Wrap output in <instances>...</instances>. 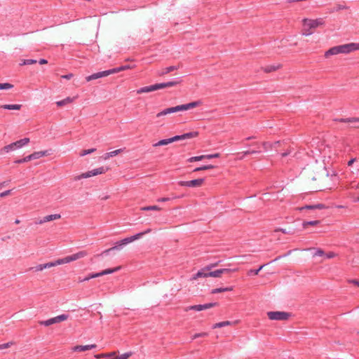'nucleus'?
Segmentation results:
<instances>
[{"label":"nucleus","instance_id":"obj_15","mask_svg":"<svg viewBox=\"0 0 359 359\" xmlns=\"http://www.w3.org/2000/svg\"><path fill=\"white\" fill-rule=\"evenodd\" d=\"M204 182L203 178L196 179L190 181H180L178 184L182 187H198Z\"/></svg>","mask_w":359,"mask_h":359},{"label":"nucleus","instance_id":"obj_34","mask_svg":"<svg viewBox=\"0 0 359 359\" xmlns=\"http://www.w3.org/2000/svg\"><path fill=\"white\" fill-rule=\"evenodd\" d=\"M231 325V322L230 321H223V322H220V323H217L216 324H215L213 325V328H219V327H224V326H227V325Z\"/></svg>","mask_w":359,"mask_h":359},{"label":"nucleus","instance_id":"obj_51","mask_svg":"<svg viewBox=\"0 0 359 359\" xmlns=\"http://www.w3.org/2000/svg\"><path fill=\"white\" fill-rule=\"evenodd\" d=\"M11 190H6L5 191L0 193V197L4 198V197L9 195L11 194Z\"/></svg>","mask_w":359,"mask_h":359},{"label":"nucleus","instance_id":"obj_23","mask_svg":"<svg viewBox=\"0 0 359 359\" xmlns=\"http://www.w3.org/2000/svg\"><path fill=\"white\" fill-rule=\"evenodd\" d=\"M178 83H180V81H168L166 83H158V86H159V90H160V89L167 88V87L175 86L177 85Z\"/></svg>","mask_w":359,"mask_h":359},{"label":"nucleus","instance_id":"obj_28","mask_svg":"<svg viewBox=\"0 0 359 359\" xmlns=\"http://www.w3.org/2000/svg\"><path fill=\"white\" fill-rule=\"evenodd\" d=\"M280 142L276 141L273 143L269 142H264L262 143L263 147L265 150L271 149L273 147H276V145L279 144Z\"/></svg>","mask_w":359,"mask_h":359},{"label":"nucleus","instance_id":"obj_20","mask_svg":"<svg viewBox=\"0 0 359 359\" xmlns=\"http://www.w3.org/2000/svg\"><path fill=\"white\" fill-rule=\"evenodd\" d=\"M48 154H49L48 151L46 150V151H35V152L32 153V154H30V156H31L32 160H34V159L40 158L43 156H47Z\"/></svg>","mask_w":359,"mask_h":359},{"label":"nucleus","instance_id":"obj_40","mask_svg":"<svg viewBox=\"0 0 359 359\" xmlns=\"http://www.w3.org/2000/svg\"><path fill=\"white\" fill-rule=\"evenodd\" d=\"M13 86L8 83H0V90H8L11 89Z\"/></svg>","mask_w":359,"mask_h":359},{"label":"nucleus","instance_id":"obj_55","mask_svg":"<svg viewBox=\"0 0 359 359\" xmlns=\"http://www.w3.org/2000/svg\"><path fill=\"white\" fill-rule=\"evenodd\" d=\"M46 223L45 222H43V217L41 218V219H37L36 222H35V224H43Z\"/></svg>","mask_w":359,"mask_h":359},{"label":"nucleus","instance_id":"obj_30","mask_svg":"<svg viewBox=\"0 0 359 359\" xmlns=\"http://www.w3.org/2000/svg\"><path fill=\"white\" fill-rule=\"evenodd\" d=\"M179 67L177 66H170V67H165L164 68L162 72L160 73V75H164V74H167L174 70H176L178 69Z\"/></svg>","mask_w":359,"mask_h":359},{"label":"nucleus","instance_id":"obj_41","mask_svg":"<svg viewBox=\"0 0 359 359\" xmlns=\"http://www.w3.org/2000/svg\"><path fill=\"white\" fill-rule=\"evenodd\" d=\"M263 267H264V265L261 266L257 269H250L248 272V274L250 275V276H251V275H257L259 273V272L262 269Z\"/></svg>","mask_w":359,"mask_h":359},{"label":"nucleus","instance_id":"obj_37","mask_svg":"<svg viewBox=\"0 0 359 359\" xmlns=\"http://www.w3.org/2000/svg\"><path fill=\"white\" fill-rule=\"evenodd\" d=\"M36 62L37 61L36 60L27 59V60H23L20 65H29L35 64V63H36Z\"/></svg>","mask_w":359,"mask_h":359},{"label":"nucleus","instance_id":"obj_44","mask_svg":"<svg viewBox=\"0 0 359 359\" xmlns=\"http://www.w3.org/2000/svg\"><path fill=\"white\" fill-rule=\"evenodd\" d=\"M45 269L44 264H39L36 266L30 268V270L34 271H41Z\"/></svg>","mask_w":359,"mask_h":359},{"label":"nucleus","instance_id":"obj_22","mask_svg":"<svg viewBox=\"0 0 359 359\" xmlns=\"http://www.w3.org/2000/svg\"><path fill=\"white\" fill-rule=\"evenodd\" d=\"M75 98H76V97H67L64 100L56 102V104L57 107H63L67 104L73 102L74 100H75Z\"/></svg>","mask_w":359,"mask_h":359},{"label":"nucleus","instance_id":"obj_46","mask_svg":"<svg viewBox=\"0 0 359 359\" xmlns=\"http://www.w3.org/2000/svg\"><path fill=\"white\" fill-rule=\"evenodd\" d=\"M220 271L221 273L223 274L226 273L237 271L238 269H220Z\"/></svg>","mask_w":359,"mask_h":359},{"label":"nucleus","instance_id":"obj_27","mask_svg":"<svg viewBox=\"0 0 359 359\" xmlns=\"http://www.w3.org/2000/svg\"><path fill=\"white\" fill-rule=\"evenodd\" d=\"M335 121L343 123H359V117L358 118H336Z\"/></svg>","mask_w":359,"mask_h":359},{"label":"nucleus","instance_id":"obj_63","mask_svg":"<svg viewBox=\"0 0 359 359\" xmlns=\"http://www.w3.org/2000/svg\"><path fill=\"white\" fill-rule=\"evenodd\" d=\"M245 155L250 154V151H246L244 152Z\"/></svg>","mask_w":359,"mask_h":359},{"label":"nucleus","instance_id":"obj_49","mask_svg":"<svg viewBox=\"0 0 359 359\" xmlns=\"http://www.w3.org/2000/svg\"><path fill=\"white\" fill-rule=\"evenodd\" d=\"M205 336H207V333L206 332H201V333L195 334L192 337V339H196L198 337H205Z\"/></svg>","mask_w":359,"mask_h":359},{"label":"nucleus","instance_id":"obj_32","mask_svg":"<svg viewBox=\"0 0 359 359\" xmlns=\"http://www.w3.org/2000/svg\"><path fill=\"white\" fill-rule=\"evenodd\" d=\"M279 68V65H269V66H266L264 68V70L265 72H273V71H276V69H278Z\"/></svg>","mask_w":359,"mask_h":359},{"label":"nucleus","instance_id":"obj_39","mask_svg":"<svg viewBox=\"0 0 359 359\" xmlns=\"http://www.w3.org/2000/svg\"><path fill=\"white\" fill-rule=\"evenodd\" d=\"M203 159H205L204 155L198 156H193L189 158V162H194V161H199Z\"/></svg>","mask_w":359,"mask_h":359},{"label":"nucleus","instance_id":"obj_54","mask_svg":"<svg viewBox=\"0 0 359 359\" xmlns=\"http://www.w3.org/2000/svg\"><path fill=\"white\" fill-rule=\"evenodd\" d=\"M170 200L169 198H160L157 200L158 202H166V201H168Z\"/></svg>","mask_w":359,"mask_h":359},{"label":"nucleus","instance_id":"obj_33","mask_svg":"<svg viewBox=\"0 0 359 359\" xmlns=\"http://www.w3.org/2000/svg\"><path fill=\"white\" fill-rule=\"evenodd\" d=\"M214 168H215V165H203V166L195 168L194 170V172H198V171H201V170H210V169H212Z\"/></svg>","mask_w":359,"mask_h":359},{"label":"nucleus","instance_id":"obj_8","mask_svg":"<svg viewBox=\"0 0 359 359\" xmlns=\"http://www.w3.org/2000/svg\"><path fill=\"white\" fill-rule=\"evenodd\" d=\"M29 142V139L27 137L21 139L18 141H16L15 142H13L10 144H8L6 146H4L1 150V152H5L8 153L11 151H14L17 149H20L23 146L27 144Z\"/></svg>","mask_w":359,"mask_h":359},{"label":"nucleus","instance_id":"obj_31","mask_svg":"<svg viewBox=\"0 0 359 359\" xmlns=\"http://www.w3.org/2000/svg\"><path fill=\"white\" fill-rule=\"evenodd\" d=\"M161 208L157 205L144 206L141 208V210L149 211V210H161Z\"/></svg>","mask_w":359,"mask_h":359},{"label":"nucleus","instance_id":"obj_29","mask_svg":"<svg viewBox=\"0 0 359 359\" xmlns=\"http://www.w3.org/2000/svg\"><path fill=\"white\" fill-rule=\"evenodd\" d=\"M231 290H233V287H219V288H215V289L212 290L211 293L212 294H217V293H220V292H228V291H231Z\"/></svg>","mask_w":359,"mask_h":359},{"label":"nucleus","instance_id":"obj_38","mask_svg":"<svg viewBox=\"0 0 359 359\" xmlns=\"http://www.w3.org/2000/svg\"><path fill=\"white\" fill-rule=\"evenodd\" d=\"M31 160H32L31 156L29 155V156H25L23 158L15 161V163H23L28 162V161H29Z\"/></svg>","mask_w":359,"mask_h":359},{"label":"nucleus","instance_id":"obj_2","mask_svg":"<svg viewBox=\"0 0 359 359\" xmlns=\"http://www.w3.org/2000/svg\"><path fill=\"white\" fill-rule=\"evenodd\" d=\"M201 104H202L201 101L198 100V101L191 102H189L187 104L177 105L176 107L167 108V109H165L164 110L160 111L159 113H158L156 114V117L158 118V117H161L163 116L168 115L171 113L189 110L193 108L199 107L200 105H201Z\"/></svg>","mask_w":359,"mask_h":359},{"label":"nucleus","instance_id":"obj_61","mask_svg":"<svg viewBox=\"0 0 359 359\" xmlns=\"http://www.w3.org/2000/svg\"><path fill=\"white\" fill-rule=\"evenodd\" d=\"M289 154H290V152L288 151V152H284L281 155H282L283 157H285V156H287Z\"/></svg>","mask_w":359,"mask_h":359},{"label":"nucleus","instance_id":"obj_53","mask_svg":"<svg viewBox=\"0 0 359 359\" xmlns=\"http://www.w3.org/2000/svg\"><path fill=\"white\" fill-rule=\"evenodd\" d=\"M325 256L327 258L330 259V258L334 257L335 256V254L332 252H330L325 254Z\"/></svg>","mask_w":359,"mask_h":359},{"label":"nucleus","instance_id":"obj_19","mask_svg":"<svg viewBox=\"0 0 359 359\" xmlns=\"http://www.w3.org/2000/svg\"><path fill=\"white\" fill-rule=\"evenodd\" d=\"M125 149H116V150H114V151H110V152H107V153H105L103 156H102V158L104 160H107L109 159V158H111V157H114V156H116V155L121 154L122 151H123Z\"/></svg>","mask_w":359,"mask_h":359},{"label":"nucleus","instance_id":"obj_7","mask_svg":"<svg viewBox=\"0 0 359 359\" xmlns=\"http://www.w3.org/2000/svg\"><path fill=\"white\" fill-rule=\"evenodd\" d=\"M129 69H130V65H123V66H121V67H118L116 68H113V69H111L109 70L93 74L87 76L86 78V79L87 81H90L92 80H95V79H100L102 77L107 76L110 74L118 73L121 71H124V70Z\"/></svg>","mask_w":359,"mask_h":359},{"label":"nucleus","instance_id":"obj_59","mask_svg":"<svg viewBox=\"0 0 359 359\" xmlns=\"http://www.w3.org/2000/svg\"><path fill=\"white\" fill-rule=\"evenodd\" d=\"M353 284L356 285L357 286L359 287V280H353L351 281Z\"/></svg>","mask_w":359,"mask_h":359},{"label":"nucleus","instance_id":"obj_26","mask_svg":"<svg viewBox=\"0 0 359 359\" xmlns=\"http://www.w3.org/2000/svg\"><path fill=\"white\" fill-rule=\"evenodd\" d=\"M21 107V104H4L0 106V108L9 110H20Z\"/></svg>","mask_w":359,"mask_h":359},{"label":"nucleus","instance_id":"obj_43","mask_svg":"<svg viewBox=\"0 0 359 359\" xmlns=\"http://www.w3.org/2000/svg\"><path fill=\"white\" fill-rule=\"evenodd\" d=\"M115 355V352H111L110 353L97 354V355H95V357L96 358H104V357H111V355Z\"/></svg>","mask_w":359,"mask_h":359},{"label":"nucleus","instance_id":"obj_16","mask_svg":"<svg viewBox=\"0 0 359 359\" xmlns=\"http://www.w3.org/2000/svg\"><path fill=\"white\" fill-rule=\"evenodd\" d=\"M216 305H217V303H208V304H205L189 306L184 308V311H189L190 310H194L196 311H203L205 309H210Z\"/></svg>","mask_w":359,"mask_h":359},{"label":"nucleus","instance_id":"obj_52","mask_svg":"<svg viewBox=\"0 0 359 359\" xmlns=\"http://www.w3.org/2000/svg\"><path fill=\"white\" fill-rule=\"evenodd\" d=\"M346 7L344 6H341V5H337L336 7L334 8L333 9V11H339V10H342V9H344Z\"/></svg>","mask_w":359,"mask_h":359},{"label":"nucleus","instance_id":"obj_25","mask_svg":"<svg viewBox=\"0 0 359 359\" xmlns=\"http://www.w3.org/2000/svg\"><path fill=\"white\" fill-rule=\"evenodd\" d=\"M60 264H64L62 259H57L55 262H51L46 263V264H44V267H45V269H48V268H50V267L56 266L60 265Z\"/></svg>","mask_w":359,"mask_h":359},{"label":"nucleus","instance_id":"obj_50","mask_svg":"<svg viewBox=\"0 0 359 359\" xmlns=\"http://www.w3.org/2000/svg\"><path fill=\"white\" fill-rule=\"evenodd\" d=\"M325 255V252H324V251H323V250H321V249H318V250L316 251V252H315V254H314V256H323V255Z\"/></svg>","mask_w":359,"mask_h":359},{"label":"nucleus","instance_id":"obj_58","mask_svg":"<svg viewBox=\"0 0 359 359\" xmlns=\"http://www.w3.org/2000/svg\"><path fill=\"white\" fill-rule=\"evenodd\" d=\"M48 62V61L45 59H41L39 61V63L40 65H43V64H46Z\"/></svg>","mask_w":359,"mask_h":359},{"label":"nucleus","instance_id":"obj_24","mask_svg":"<svg viewBox=\"0 0 359 359\" xmlns=\"http://www.w3.org/2000/svg\"><path fill=\"white\" fill-rule=\"evenodd\" d=\"M61 218V215L60 214H53L49 215L43 217V222H48L50 221L59 219Z\"/></svg>","mask_w":359,"mask_h":359},{"label":"nucleus","instance_id":"obj_6","mask_svg":"<svg viewBox=\"0 0 359 359\" xmlns=\"http://www.w3.org/2000/svg\"><path fill=\"white\" fill-rule=\"evenodd\" d=\"M198 135V133L197 131L194 132H189L187 133H184L181 135H176L172 137L168 138V139H164L158 141V142L153 144L154 147H159V146H164L167 145L170 143L174 142L175 141L178 140H184L187 139H191L196 137Z\"/></svg>","mask_w":359,"mask_h":359},{"label":"nucleus","instance_id":"obj_5","mask_svg":"<svg viewBox=\"0 0 359 359\" xmlns=\"http://www.w3.org/2000/svg\"><path fill=\"white\" fill-rule=\"evenodd\" d=\"M151 231V230L150 229H147L146 231H143V232H140V233H138L134 236H132L130 237H128V238H123L118 242L116 243V245L108 249V250H104L102 254H107L109 253L110 251L111 250H121L123 246L124 245H126L128 243H130L139 238H140L142 236L147 234V233H149Z\"/></svg>","mask_w":359,"mask_h":359},{"label":"nucleus","instance_id":"obj_35","mask_svg":"<svg viewBox=\"0 0 359 359\" xmlns=\"http://www.w3.org/2000/svg\"><path fill=\"white\" fill-rule=\"evenodd\" d=\"M320 223L319 220H313V221H309V222H303V227L306 228L308 226H316L318 224Z\"/></svg>","mask_w":359,"mask_h":359},{"label":"nucleus","instance_id":"obj_36","mask_svg":"<svg viewBox=\"0 0 359 359\" xmlns=\"http://www.w3.org/2000/svg\"><path fill=\"white\" fill-rule=\"evenodd\" d=\"M208 275H209V277L217 278V277H220L222 273H221L220 269H217V270H215L214 271H209Z\"/></svg>","mask_w":359,"mask_h":359},{"label":"nucleus","instance_id":"obj_47","mask_svg":"<svg viewBox=\"0 0 359 359\" xmlns=\"http://www.w3.org/2000/svg\"><path fill=\"white\" fill-rule=\"evenodd\" d=\"M13 344L12 342H8L5 344H0V350L8 348L11 347V346Z\"/></svg>","mask_w":359,"mask_h":359},{"label":"nucleus","instance_id":"obj_56","mask_svg":"<svg viewBox=\"0 0 359 359\" xmlns=\"http://www.w3.org/2000/svg\"><path fill=\"white\" fill-rule=\"evenodd\" d=\"M72 76L73 75L72 74H69L63 75L62 77L64 79H70L72 77Z\"/></svg>","mask_w":359,"mask_h":359},{"label":"nucleus","instance_id":"obj_9","mask_svg":"<svg viewBox=\"0 0 359 359\" xmlns=\"http://www.w3.org/2000/svg\"><path fill=\"white\" fill-rule=\"evenodd\" d=\"M107 169L104 167L97 168L76 176L74 177V180L77 181L83 178H88L93 176H96L97 175L103 174L107 171Z\"/></svg>","mask_w":359,"mask_h":359},{"label":"nucleus","instance_id":"obj_45","mask_svg":"<svg viewBox=\"0 0 359 359\" xmlns=\"http://www.w3.org/2000/svg\"><path fill=\"white\" fill-rule=\"evenodd\" d=\"M132 355L131 352L125 353L121 355L117 356L118 359H128Z\"/></svg>","mask_w":359,"mask_h":359},{"label":"nucleus","instance_id":"obj_17","mask_svg":"<svg viewBox=\"0 0 359 359\" xmlns=\"http://www.w3.org/2000/svg\"><path fill=\"white\" fill-rule=\"evenodd\" d=\"M157 90H159V86H158V83H156L154 85L144 86V87L139 88L137 90V93L142 94V93H150V92Z\"/></svg>","mask_w":359,"mask_h":359},{"label":"nucleus","instance_id":"obj_3","mask_svg":"<svg viewBox=\"0 0 359 359\" xmlns=\"http://www.w3.org/2000/svg\"><path fill=\"white\" fill-rule=\"evenodd\" d=\"M302 23H303V30H302L303 35L309 36L313 33V29L325 25V20L321 18L314 19V20L304 18L302 20Z\"/></svg>","mask_w":359,"mask_h":359},{"label":"nucleus","instance_id":"obj_48","mask_svg":"<svg viewBox=\"0 0 359 359\" xmlns=\"http://www.w3.org/2000/svg\"><path fill=\"white\" fill-rule=\"evenodd\" d=\"M204 156H205V158L210 159V158H218L219 156V154L216 153V154H208V155H204Z\"/></svg>","mask_w":359,"mask_h":359},{"label":"nucleus","instance_id":"obj_60","mask_svg":"<svg viewBox=\"0 0 359 359\" xmlns=\"http://www.w3.org/2000/svg\"><path fill=\"white\" fill-rule=\"evenodd\" d=\"M107 358H108L107 359H118L116 354L114 355H111V357H107Z\"/></svg>","mask_w":359,"mask_h":359},{"label":"nucleus","instance_id":"obj_64","mask_svg":"<svg viewBox=\"0 0 359 359\" xmlns=\"http://www.w3.org/2000/svg\"><path fill=\"white\" fill-rule=\"evenodd\" d=\"M355 202H359V196L354 200Z\"/></svg>","mask_w":359,"mask_h":359},{"label":"nucleus","instance_id":"obj_21","mask_svg":"<svg viewBox=\"0 0 359 359\" xmlns=\"http://www.w3.org/2000/svg\"><path fill=\"white\" fill-rule=\"evenodd\" d=\"M325 208V205L323 204H321V203H318V204H316V205H305V206H303V207H301L299 208V210H316V209H318V210H322Z\"/></svg>","mask_w":359,"mask_h":359},{"label":"nucleus","instance_id":"obj_42","mask_svg":"<svg viewBox=\"0 0 359 359\" xmlns=\"http://www.w3.org/2000/svg\"><path fill=\"white\" fill-rule=\"evenodd\" d=\"M95 150H96V149H95V148L83 150V151H81V153L80 154V156H86V155H88V154H92V153H93Z\"/></svg>","mask_w":359,"mask_h":359},{"label":"nucleus","instance_id":"obj_12","mask_svg":"<svg viewBox=\"0 0 359 359\" xmlns=\"http://www.w3.org/2000/svg\"><path fill=\"white\" fill-rule=\"evenodd\" d=\"M217 264H211L208 265L207 266L199 270L193 277L191 278V280H196L199 278H208L209 277V271H210L212 268L215 267Z\"/></svg>","mask_w":359,"mask_h":359},{"label":"nucleus","instance_id":"obj_11","mask_svg":"<svg viewBox=\"0 0 359 359\" xmlns=\"http://www.w3.org/2000/svg\"><path fill=\"white\" fill-rule=\"evenodd\" d=\"M267 316L272 320H286L290 317V314L285 311H270Z\"/></svg>","mask_w":359,"mask_h":359},{"label":"nucleus","instance_id":"obj_14","mask_svg":"<svg viewBox=\"0 0 359 359\" xmlns=\"http://www.w3.org/2000/svg\"><path fill=\"white\" fill-rule=\"evenodd\" d=\"M118 269H119V267H116L114 269H108L103 270L99 273H91L88 276L84 278L83 279L80 280V282L87 281L91 278H97V277H100V276H102L104 275L112 273L116 271L117 270H118Z\"/></svg>","mask_w":359,"mask_h":359},{"label":"nucleus","instance_id":"obj_18","mask_svg":"<svg viewBox=\"0 0 359 359\" xmlns=\"http://www.w3.org/2000/svg\"><path fill=\"white\" fill-rule=\"evenodd\" d=\"M96 344L79 345L72 348L73 351H86L96 348Z\"/></svg>","mask_w":359,"mask_h":359},{"label":"nucleus","instance_id":"obj_10","mask_svg":"<svg viewBox=\"0 0 359 359\" xmlns=\"http://www.w3.org/2000/svg\"><path fill=\"white\" fill-rule=\"evenodd\" d=\"M69 318V316L67 314H62L59 315L57 316H55L54 318L48 319L46 320H41L39 321V324L44 326H50L53 324L59 323L62 321H65L67 320Z\"/></svg>","mask_w":359,"mask_h":359},{"label":"nucleus","instance_id":"obj_13","mask_svg":"<svg viewBox=\"0 0 359 359\" xmlns=\"http://www.w3.org/2000/svg\"><path fill=\"white\" fill-rule=\"evenodd\" d=\"M88 255V253L86 250L79 251L75 254H73L72 255L67 256V257L62 258L63 264H67L71 262H74L77 259L83 258L84 257L87 256Z\"/></svg>","mask_w":359,"mask_h":359},{"label":"nucleus","instance_id":"obj_57","mask_svg":"<svg viewBox=\"0 0 359 359\" xmlns=\"http://www.w3.org/2000/svg\"><path fill=\"white\" fill-rule=\"evenodd\" d=\"M355 161V158H351L348 162V166H351L353 165V163Z\"/></svg>","mask_w":359,"mask_h":359},{"label":"nucleus","instance_id":"obj_62","mask_svg":"<svg viewBox=\"0 0 359 359\" xmlns=\"http://www.w3.org/2000/svg\"><path fill=\"white\" fill-rule=\"evenodd\" d=\"M287 3L297 2L296 0H286Z\"/></svg>","mask_w":359,"mask_h":359},{"label":"nucleus","instance_id":"obj_4","mask_svg":"<svg viewBox=\"0 0 359 359\" xmlns=\"http://www.w3.org/2000/svg\"><path fill=\"white\" fill-rule=\"evenodd\" d=\"M151 231V230L150 229H147L146 231H143V232H140V233H138L134 236H132L130 237H128V238H123L118 242L116 243V245L108 249V250H104L102 254H107L109 253L110 251L111 250H121L123 246L124 245H126L128 243H130L139 238H140L142 236L147 234V233H149Z\"/></svg>","mask_w":359,"mask_h":359},{"label":"nucleus","instance_id":"obj_1","mask_svg":"<svg viewBox=\"0 0 359 359\" xmlns=\"http://www.w3.org/2000/svg\"><path fill=\"white\" fill-rule=\"evenodd\" d=\"M359 50V43H350L340 46H336L325 53V57H329L331 55H338L339 53L347 54L354 50Z\"/></svg>","mask_w":359,"mask_h":359}]
</instances>
